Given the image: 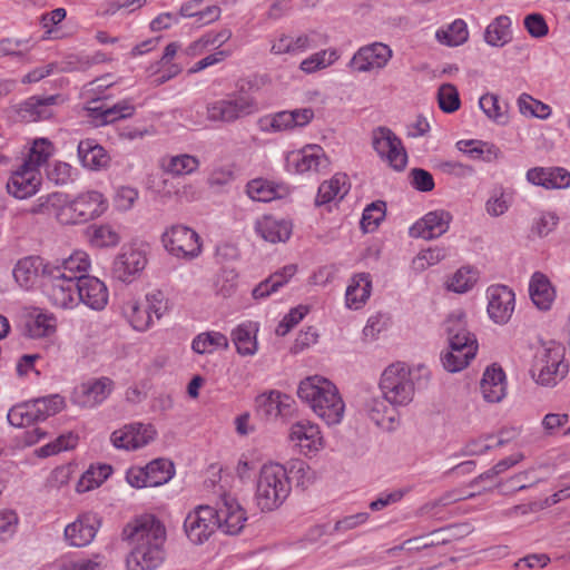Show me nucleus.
<instances>
[{
	"label": "nucleus",
	"mask_w": 570,
	"mask_h": 570,
	"mask_svg": "<svg viewBox=\"0 0 570 570\" xmlns=\"http://www.w3.org/2000/svg\"><path fill=\"white\" fill-rule=\"evenodd\" d=\"M121 538L131 546L127 570H156L164 563L166 529L155 515L136 517L124 527Z\"/></svg>",
	"instance_id": "obj_1"
},
{
	"label": "nucleus",
	"mask_w": 570,
	"mask_h": 570,
	"mask_svg": "<svg viewBox=\"0 0 570 570\" xmlns=\"http://www.w3.org/2000/svg\"><path fill=\"white\" fill-rule=\"evenodd\" d=\"M70 261L71 256L55 263H45L40 256L23 257L16 264L13 277L20 287L29 289L41 272L47 278L45 287L51 303L59 308H67L71 302V276L67 275Z\"/></svg>",
	"instance_id": "obj_2"
},
{
	"label": "nucleus",
	"mask_w": 570,
	"mask_h": 570,
	"mask_svg": "<svg viewBox=\"0 0 570 570\" xmlns=\"http://www.w3.org/2000/svg\"><path fill=\"white\" fill-rule=\"evenodd\" d=\"M297 395L327 425L342 421L345 404L337 387L327 379L318 375L306 377L299 383Z\"/></svg>",
	"instance_id": "obj_3"
},
{
	"label": "nucleus",
	"mask_w": 570,
	"mask_h": 570,
	"mask_svg": "<svg viewBox=\"0 0 570 570\" xmlns=\"http://www.w3.org/2000/svg\"><path fill=\"white\" fill-rule=\"evenodd\" d=\"M444 328L450 351L441 354L442 365L450 373L460 372L474 358L478 351L476 338L468 331L462 312L451 314L444 322Z\"/></svg>",
	"instance_id": "obj_4"
},
{
	"label": "nucleus",
	"mask_w": 570,
	"mask_h": 570,
	"mask_svg": "<svg viewBox=\"0 0 570 570\" xmlns=\"http://www.w3.org/2000/svg\"><path fill=\"white\" fill-rule=\"evenodd\" d=\"M569 365L564 363V347L550 341L535 352L530 368L532 379L542 386H554L568 374Z\"/></svg>",
	"instance_id": "obj_5"
},
{
	"label": "nucleus",
	"mask_w": 570,
	"mask_h": 570,
	"mask_svg": "<svg viewBox=\"0 0 570 570\" xmlns=\"http://www.w3.org/2000/svg\"><path fill=\"white\" fill-rule=\"evenodd\" d=\"M291 484L286 470L281 464H265L261 469L256 485V502L262 511L277 509L288 497Z\"/></svg>",
	"instance_id": "obj_6"
},
{
	"label": "nucleus",
	"mask_w": 570,
	"mask_h": 570,
	"mask_svg": "<svg viewBox=\"0 0 570 570\" xmlns=\"http://www.w3.org/2000/svg\"><path fill=\"white\" fill-rule=\"evenodd\" d=\"M383 397L393 406H406L413 401L415 384L412 370L404 363L387 366L380 380Z\"/></svg>",
	"instance_id": "obj_7"
},
{
	"label": "nucleus",
	"mask_w": 570,
	"mask_h": 570,
	"mask_svg": "<svg viewBox=\"0 0 570 570\" xmlns=\"http://www.w3.org/2000/svg\"><path fill=\"white\" fill-rule=\"evenodd\" d=\"M259 106L255 97L243 92H233L223 99L207 105L206 116L209 121L233 124L239 119L258 112Z\"/></svg>",
	"instance_id": "obj_8"
},
{
	"label": "nucleus",
	"mask_w": 570,
	"mask_h": 570,
	"mask_svg": "<svg viewBox=\"0 0 570 570\" xmlns=\"http://www.w3.org/2000/svg\"><path fill=\"white\" fill-rule=\"evenodd\" d=\"M65 400L59 394L38 397L11 407L8 421L11 425L23 428L47 420L65 407Z\"/></svg>",
	"instance_id": "obj_9"
},
{
	"label": "nucleus",
	"mask_w": 570,
	"mask_h": 570,
	"mask_svg": "<svg viewBox=\"0 0 570 570\" xmlns=\"http://www.w3.org/2000/svg\"><path fill=\"white\" fill-rule=\"evenodd\" d=\"M372 146L382 160H385L396 171L405 169L407 154L402 140L385 126L372 130Z\"/></svg>",
	"instance_id": "obj_10"
},
{
	"label": "nucleus",
	"mask_w": 570,
	"mask_h": 570,
	"mask_svg": "<svg viewBox=\"0 0 570 570\" xmlns=\"http://www.w3.org/2000/svg\"><path fill=\"white\" fill-rule=\"evenodd\" d=\"M218 528L216 509L209 505L196 507L186 515L184 521L185 534L196 546L207 542Z\"/></svg>",
	"instance_id": "obj_11"
},
{
	"label": "nucleus",
	"mask_w": 570,
	"mask_h": 570,
	"mask_svg": "<svg viewBox=\"0 0 570 570\" xmlns=\"http://www.w3.org/2000/svg\"><path fill=\"white\" fill-rule=\"evenodd\" d=\"M165 248L176 257L193 259L202 252L199 235L191 228L175 225L163 235Z\"/></svg>",
	"instance_id": "obj_12"
},
{
	"label": "nucleus",
	"mask_w": 570,
	"mask_h": 570,
	"mask_svg": "<svg viewBox=\"0 0 570 570\" xmlns=\"http://www.w3.org/2000/svg\"><path fill=\"white\" fill-rule=\"evenodd\" d=\"M392 57L393 51L390 46L383 42H373L361 47L347 66L354 72H371L383 69Z\"/></svg>",
	"instance_id": "obj_13"
},
{
	"label": "nucleus",
	"mask_w": 570,
	"mask_h": 570,
	"mask_svg": "<svg viewBox=\"0 0 570 570\" xmlns=\"http://www.w3.org/2000/svg\"><path fill=\"white\" fill-rule=\"evenodd\" d=\"M156 434L151 424L135 422L115 430L110 435V442L118 450L135 451L149 444Z\"/></svg>",
	"instance_id": "obj_14"
},
{
	"label": "nucleus",
	"mask_w": 570,
	"mask_h": 570,
	"mask_svg": "<svg viewBox=\"0 0 570 570\" xmlns=\"http://www.w3.org/2000/svg\"><path fill=\"white\" fill-rule=\"evenodd\" d=\"M147 265L146 253L139 248L129 246L121 249L116 256L111 274L112 277L122 283H131Z\"/></svg>",
	"instance_id": "obj_15"
},
{
	"label": "nucleus",
	"mask_w": 570,
	"mask_h": 570,
	"mask_svg": "<svg viewBox=\"0 0 570 570\" xmlns=\"http://www.w3.org/2000/svg\"><path fill=\"white\" fill-rule=\"evenodd\" d=\"M79 303L94 309L101 311L108 303L106 285L97 277L89 275L73 276Z\"/></svg>",
	"instance_id": "obj_16"
},
{
	"label": "nucleus",
	"mask_w": 570,
	"mask_h": 570,
	"mask_svg": "<svg viewBox=\"0 0 570 570\" xmlns=\"http://www.w3.org/2000/svg\"><path fill=\"white\" fill-rule=\"evenodd\" d=\"M488 313L498 324H505L514 311V293L505 285H492L488 288Z\"/></svg>",
	"instance_id": "obj_17"
},
{
	"label": "nucleus",
	"mask_w": 570,
	"mask_h": 570,
	"mask_svg": "<svg viewBox=\"0 0 570 570\" xmlns=\"http://www.w3.org/2000/svg\"><path fill=\"white\" fill-rule=\"evenodd\" d=\"M289 440L305 455L316 453L324 446V440L318 425L305 420L292 424Z\"/></svg>",
	"instance_id": "obj_18"
},
{
	"label": "nucleus",
	"mask_w": 570,
	"mask_h": 570,
	"mask_svg": "<svg viewBox=\"0 0 570 570\" xmlns=\"http://www.w3.org/2000/svg\"><path fill=\"white\" fill-rule=\"evenodd\" d=\"M41 185V175L39 170L28 168V165H20L14 170L8 183L7 190L10 195L18 199H26L39 190Z\"/></svg>",
	"instance_id": "obj_19"
},
{
	"label": "nucleus",
	"mask_w": 570,
	"mask_h": 570,
	"mask_svg": "<svg viewBox=\"0 0 570 570\" xmlns=\"http://www.w3.org/2000/svg\"><path fill=\"white\" fill-rule=\"evenodd\" d=\"M451 220L452 215L446 210L430 212L410 228V235L423 239L438 238L448 232Z\"/></svg>",
	"instance_id": "obj_20"
},
{
	"label": "nucleus",
	"mask_w": 570,
	"mask_h": 570,
	"mask_svg": "<svg viewBox=\"0 0 570 570\" xmlns=\"http://www.w3.org/2000/svg\"><path fill=\"white\" fill-rule=\"evenodd\" d=\"M108 208V202L97 190L79 194L73 198V224L86 223L101 216Z\"/></svg>",
	"instance_id": "obj_21"
},
{
	"label": "nucleus",
	"mask_w": 570,
	"mask_h": 570,
	"mask_svg": "<svg viewBox=\"0 0 570 570\" xmlns=\"http://www.w3.org/2000/svg\"><path fill=\"white\" fill-rule=\"evenodd\" d=\"M219 530L229 535L238 534L247 521L245 510L234 499H224L223 504L216 509Z\"/></svg>",
	"instance_id": "obj_22"
},
{
	"label": "nucleus",
	"mask_w": 570,
	"mask_h": 570,
	"mask_svg": "<svg viewBox=\"0 0 570 570\" xmlns=\"http://www.w3.org/2000/svg\"><path fill=\"white\" fill-rule=\"evenodd\" d=\"M292 403L291 396L278 391L263 393L255 400L257 413L266 419L288 415Z\"/></svg>",
	"instance_id": "obj_23"
},
{
	"label": "nucleus",
	"mask_w": 570,
	"mask_h": 570,
	"mask_svg": "<svg viewBox=\"0 0 570 570\" xmlns=\"http://www.w3.org/2000/svg\"><path fill=\"white\" fill-rule=\"evenodd\" d=\"M77 154L82 167L89 170L99 171L110 164L109 154L95 139L81 140L78 144Z\"/></svg>",
	"instance_id": "obj_24"
},
{
	"label": "nucleus",
	"mask_w": 570,
	"mask_h": 570,
	"mask_svg": "<svg viewBox=\"0 0 570 570\" xmlns=\"http://www.w3.org/2000/svg\"><path fill=\"white\" fill-rule=\"evenodd\" d=\"M112 390V381L101 377L81 384L76 403L82 407H94L102 403Z\"/></svg>",
	"instance_id": "obj_25"
},
{
	"label": "nucleus",
	"mask_w": 570,
	"mask_h": 570,
	"mask_svg": "<svg viewBox=\"0 0 570 570\" xmlns=\"http://www.w3.org/2000/svg\"><path fill=\"white\" fill-rule=\"evenodd\" d=\"M483 399L489 403L500 402L505 396V373L495 364L487 367L480 383Z\"/></svg>",
	"instance_id": "obj_26"
},
{
	"label": "nucleus",
	"mask_w": 570,
	"mask_h": 570,
	"mask_svg": "<svg viewBox=\"0 0 570 570\" xmlns=\"http://www.w3.org/2000/svg\"><path fill=\"white\" fill-rule=\"evenodd\" d=\"M529 293L533 304L541 311L550 309L556 297L554 288L550 281L540 272H535L532 275Z\"/></svg>",
	"instance_id": "obj_27"
},
{
	"label": "nucleus",
	"mask_w": 570,
	"mask_h": 570,
	"mask_svg": "<svg viewBox=\"0 0 570 570\" xmlns=\"http://www.w3.org/2000/svg\"><path fill=\"white\" fill-rule=\"evenodd\" d=\"M372 291V279L368 273H360L352 277L346 288L345 301L350 308L358 309L368 299Z\"/></svg>",
	"instance_id": "obj_28"
},
{
	"label": "nucleus",
	"mask_w": 570,
	"mask_h": 570,
	"mask_svg": "<svg viewBox=\"0 0 570 570\" xmlns=\"http://www.w3.org/2000/svg\"><path fill=\"white\" fill-rule=\"evenodd\" d=\"M348 190V177L345 174H335L330 180L320 185L315 204L321 206L336 198L342 199Z\"/></svg>",
	"instance_id": "obj_29"
},
{
	"label": "nucleus",
	"mask_w": 570,
	"mask_h": 570,
	"mask_svg": "<svg viewBox=\"0 0 570 570\" xmlns=\"http://www.w3.org/2000/svg\"><path fill=\"white\" fill-rule=\"evenodd\" d=\"M206 0H191L180 7L179 16L195 18L199 26L212 23L219 19L220 8L218 6H203Z\"/></svg>",
	"instance_id": "obj_30"
},
{
	"label": "nucleus",
	"mask_w": 570,
	"mask_h": 570,
	"mask_svg": "<svg viewBox=\"0 0 570 570\" xmlns=\"http://www.w3.org/2000/svg\"><path fill=\"white\" fill-rule=\"evenodd\" d=\"M256 232L267 242H286L292 234V226L288 222L265 216L256 223Z\"/></svg>",
	"instance_id": "obj_31"
},
{
	"label": "nucleus",
	"mask_w": 570,
	"mask_h": 570,
	"mask_svg": "<svg viewBox=\"0 0 570 570\" xmlns=\"http://www.w3.org/2000/svg\"><path fill=\"white\" fill-rule=\"evenodd\" d=\"M296 271L297 269L295 265L284 266L281 271L275 272L268 278L261 282L253 289V297L255 299L268 297L271 294L277 292L282 286L287 284L288 281L295 275Z\"/></svg>",
	"instance_id": "obj_32"
},
{
	"label": "nucleus",
	"mask_w": 570,
	"mask_h": 570,
	"mask_svg": "<svg viewBox=\"0 0 570 570\" xmlns=\"http://www.w3.org/2000/svg\"><path fill=\"white\" fill-rule=\"evenodd\" d=\"M100 519L91 512L82 513L73 521V547H85L96 537Z\"/></svg>",
	"instance_id": "obj_33"
},
{
	"label": "nucleus",
	"mask_w": 570,
	"mask_h": 570,
	"mask_svg": "<svg viewBox=\"0 0 570 570\" xmlns=\"http://www.w3.org/2000/svg\"><path fill=\"white\" fill-rule=\"evenodd\" d=\"M330 160L320 146H308L304 148L296 158V170L298 173L320 171L326 169Z\"/></svg>",
	"instance_id": "obj_34"
},
{
	"label": "nucleus",
	"mask_w": 570,
	"mask_h": 570,
	"mask_svg": "<svg viewBox=\"0 0 570 570\" xmlns=\"http://www.w3.org/2000/svg\"><path fill=\"white\" fill-rule=\"evenodd\" d=\"M121 312L136 331L145 332L154 323L151 314L147 312L141 302L136 299H128L124 302Z\"/></svg>",
	"instance_id": "obj_35"
},
{
	"label": "nucleus",
	"mask_w": 570,
	"mask_h": 570,
	"mask_svg": "<svg viewBox=\"0 0 570 570\" xmlns=\"http://www.w3.org/2000/svg\"><path fill=\"white\" fill-rule=\"evenodd\" d=\"M55 100V96L47 98L31 97L20 105L18 114L26 121L48 118L51 115L49 107Z\"/></svg>",
	"instance_id": "obj_36"
},
{
	"label": "nucleus",
	"mask_w": 570,
	"mask_h": 570,
	"mask_svg": "<svg viewBox=\"0 0 570 570\" xmlns=\"http://www.w3.org/2000/svg\"><path fill=\"white\" fill-rule=\"evenodd\" d=\"M257 331L256 326L252 323L239 324L232 332V341L235 344L237 352L243 355H253L257 351V342L254 333Z\"/></svg>",
	"instance_id": "obj_37"
},
{
	"label": "nucleus",
	"mask_w": 570,
	"mask_h": 570,
	"mask_svg": "<svg viewBox=\"0 0 570 570\" xmlns=\"http://www.w3.org/2000/svg\"><path fill=\"white\" fill-rule=\"evenodd\" d=\"M85 236L94 247H114L120 242L119 234L110 225H90L85 229Z\"/></svg>",
	"instance_id": "obj_38"
},
{
	"label": "nucleus",
	"mask_w": 570,
	"mask_h": 570,
	"mask_svg": "<svg viewBox=\"0 0 570 570\" xmlns=\"http://www.w3.org/2000/svg\"><path fill=\"white\" fill-rule=\"evenodd\" d=\"M284 187L275 185L263 178L253 179L247 184V195L256 202H271L275 198L282 197Z\"/></svg>",
	"instance_id": "obj_39"
},
{
	"label": "nucleus",
	"mask_w": 570,
	"mask_h": 570,
	"mask_svg": "<svg viewBox=\"0 0 570 570\" xmlns=\"http://www.w3.org/2000/svg\"><path fill=\"white\" fill-rule=\"evenodd\" d=\"M112 472V468L109 464H99L98 466L90 465L89 469L82 473L77 482L76 491L83 493L98 488L104 481H106Z\"/></svg>",
	"instance_id": "obj_40"
},
{
	"label": "nucleus",
	"mask_w": 570,
	"mask_h": 570,
	"mask_svg": "<svg viewBox=\"0 0 570 570\" xmlns=\"http://www.w3.org/2000/svg\"><path fill=\"white\" fill-rule=\"evenodd\" d=\"M511 21L507 16L495 18L485 29L484 40L493 47H502L511 38Z\"/></svg>",
	"instance_id": "obj_41"
},
{
	"label": "nucleus",
	"mask_w": 570,
	"mask_h": 570,
	"mask_svg": "<svg viewBox=\"0 0 570 570\" xmlns=\"http://www.w3.org/2000/svg\"><path fill=\"white\" fill-rule=\"evenodd\" d=\"M148 473L150 487H158L167 483L175 474V468L171 461L167 459H155L145 465Z\"/></svg>",
	"instance_id": "obj_42"
},
{
	"label": "nucleus",
	"mask_w": 570,
	"mask_h": 570,
	"mask_svg": "<svg viewBox=\"0 0 570 570\" xmlns=\"http://www.w3.org/2000/svg\"><path fill=\"white\" fill-rule=\"evenodd\" d=\"M228 338L219 332H207L197 335L191 343L195 353H212L216 348H228Z\"/></svg>",
	"instance_id": "obj_43"
},
{
	"label": "nucleus",
	"mask_w": 570,
	"mask_h": 570,
	"mask_svg": "<svg viewBox=\"0 0 570 570\" xmlns=\"http://www.w3.org/2000/svg\"><path fill=\"white\" fill-rule=\"evenodd\" d=\"M308 48H311L309 36L301 35L293 38L291 36L282 35L274 41L271 51L275 55L299 53Z\"/></svg>",
	"instance_id": "obj_44"
},
{
	"label": "nucleus",
	"mask_w": 570,
	"mask_h": 570,
	"mask_svg": "<svg viewBox=\"0 0 570 570\" xmlns=\"http://www.w3.org/2000/svg\"><path fill=\"white\" fill-rule=\"evenodd\" d=\"M538 481L539 479L533 475V472L528 470L519 472L507 480L499 482L497 487L501 494L511 495L518 491L533 487Z\"/></svg>",
	"instance_id": "obj_45"
},
{
	"label": "nucleus",
	"mask_w": 570,
	"mask_h": 570,
	"mask_svg": "<svg viewBox=\"0 0 570 570\" xmlns=\"http://www.w3.org/2000/svg\"><path fill=\"white\" fill-rule=\"evenodd\" d=\"M435 37L443 45L450 47L460 46L469 37L466 23L462 19H456L446 29L438 30Z\"/></svg>",
	"instance_id": "obj_46"
},
{
	"label": "nucleus",
	"mask_w": 570,
	"mask_h": 570,
	"mask_svg": "<svg viewBox=\"0 0 570 570\" xmlns=\"http://www.w3.org/2000/svg\"><path fill=\"white\" fill-rule=\"evenodd\" d=\"M338 59V53L335 49L321 50L301 62V70L306 73L315 72L333 65Z\"/></svg>",
	"instance_id": "obj_47"
},
{
	"label": "nucleus",
	"mask_w": 570,
	"mask_h": 570,
	"mask_svg": "<svg viewBox=\"0 0 570 570\" xmlns=\"http://www.w3.org/2000/svg\"><path fill=\"white\" fill-rule=\"evenodd\" d=\"M386 204L383 200H376L367 205L363 212L361 227L365 233L374 232L384 219Z\"/></svg>",
	"instance_id": "obj_48"
},
{
	"label": "nucleus",
	"mask_w": 570,
	"mask_h": 570,
	"mask_svg": "<svg viewBox=\"0 0 570 570\" xmlns=\"http://www.w3.org/2000/svg\"><path fill=\"white\" fill-rule=\"evenodd\" d=\"M291 111L284 110L274 115L264 116L258 119V127L262 131L277 132L293 129Z\"/></svg>",
	"instance_id": "obj_49"
},
{
	"label": "nucleus",
	"mask_w": 570,
	"mask_h": 570,
	"mask_svg": "<svg viewBox=\"0 0 570 570\" xmlns=\"http://www.w3.org/2000/svg\"><path fill=\"white\" fill-rule=\"evenodd\" d=\"M51 155V144L47 139H37L33 141L32 147L24 159L22 165H28V168L39 170V167L47 163Z\"/></svg>",
	"instance_id": "obj_50"
},
{
	"label": "nucleus",
	"mask_w": 570,
	"mask_h": 570,
	"mask_svg": "<svg viewBox=\"0 0 570 570\" xmlns=\"http://www.w3.org/2000/svg\"><path fill=\"white\" fill-rule=\"evenodd\" d=\"M519 110L524 116L547 119L551 115V108L547 104L522 94L518 99Z\"/></svg>",
	"instance_id": "obj_51"
},
{
	"label": "nucleus",
	"mask_w": 570,
	"mask_h": 570,
	"mask_svg": "<svg viewBox=\"0 0 570 570\" xmlns=\"http://www.w3.org/2000/svg\"><path fill=\"white\" fill-rule=\"evenodd\" d=\"M478 278L479 273L476 269L471 267H463L456 271L448 287L455 293H465L475 285Z\"/></svg>",
	"instance_id": "obj_52"
},
{
	"label": "nucleus",
	"mask_w": 570,
	"mask_h": 570,
	"mask_svg": "<svg viewBox=\"0 0 570 570\" xmlns=\"http://www.w3.org/2000/svg\"><path fill=\"white\" fill-rule=\"evenodd\" d=\"M71 480V463L55 468L46 481V488L49 491L68 493L69 482Z\"/></svg>",
	"instance_id": "obj_53"
},
{
	"label": "nucleus",
	"mask_w": 570,
	"mask_h": 570,
	"mask_svg": "<svg viewBox=\"0 0 570 570\" xmlns=\"http://www.w3.org/2000/svg\"><path fill=\"white\" fill-rule=\"evenodd\" d=\"M135 106L131 99H124L112 106L106 104V109L102 111V122L106 125L112 124L120 119H126L135 114Z\"/></svg>",
	"instance_id": "obj_54"
},
{
	"label": "nucleus",
	"mask_w": 570,
	"mask_h": 570,
	"mask_svg": "<svg viewBox=\"0 0 570 570\" xmlns=\"http://www.w3.org/2000/svg\"><path fill=\"white\" fill-rule=\"evenodd\" d=\"M479 106L488 118L503 125L508 121L507 111L499 104V98L493 94H485L479 99Z\"/></svg>",
	"instance_id": "obj_55"
},
{
	"label": "nucleus",
	"mask_w": 570,
	"mask_h": 570,
	"mask_svg": "<svg viewBox=\"0 0 570 570\" xmlns=\"http://www.w3.org/2000/svg\"><path fill=\"white\" fill-rule=\"evenodd\" d=\"M439 107L446 114L460 108V97L456 87L452 83H443L438 90Z\"/></svg>",
	"instance_id": "obj_56"
},
{
	"label": "nucleus",
	"mask_w": 570,
	"mask_h": 570,
	"mask_svg": "<svg viewBox=\"0 0 570 570\" xmlns=\"http://www.w3.org/2000/svg\"><path fill=\"white\" fill-rule=\"evenodd\" d=\"M199 167V160L191 155H178L169 159L166 169L174 175H187L196 171Z\"/></svg>",
	"instance_id": "obj_57"
},
{
	"label": "nucleus",
	"mask_w": 570,
	"mask_h": 570,
	"mask_svg": "<svg viewBox=\"0 0 570 570\" xmlns=\"http://www.w3.org/2000/svg\"><path fill=\"white\" fill-rule=\"evenodd\" d=\"M31 47L30 39L3 38L0 40V58L8 56L22 58Z\"/></svg>",
	"instance_id": "obj_58"
},
{
	"label": "nucleus",
	"mask_w": 570,
	"mask_h": 570,
	"mask_svg": "<svg viewBox=\"0 0 570 570\" xmlns=\"http://www.w3.org/2000/svg\"><path fill=\"white\" fill-rule=\"evenodd\" d=\"M391 411L385 405L384 401L373 400L367 405V414L370 419L377 425L384 429H391L394 422L393 416L389 415Z\"/></svg>",
	"instance_id": "obj_59"
},
{
	"label": "nucleus",
	"mask_w": 570,
	"mask_h": 570,
	"mask_svg": "<svg viewBox=\"0 0 570 570\" xmlns=\"http://www.w3.org/2000/svg\"><path fill=\"white\" fill-rule=\"evenodd\" d=\"M153 318L159 320L167 311L168 303L161 291H155L146 295V301L141 302Z\"/></svg>",
	"instance_id": "obj_60"
},
{
	"label": "nucleus",
	"mask_w": 570,
	"mask_h": 570,
	"mask_svg": "<svg viewBox=\"0 0 570 570\" xmlns=\"http://www.w3.org/2000/svg\"><path fill=\"white\" fill-rule=\"evenodd\" d=\"M71 432L59 435L52 442L39 448L36 452L40 458H47L68 451L71 448Z\"/></svg>",
	"instance_id": "obj_61"
},
{
	"label": "nucleus",
	"mask_w": 570,
	"mask_h": 570,
	"mask_svg": "<svg viewBox=\"0 0 570 570\" xmlns=\"http://www.w3.org/2000/svg\"><path fill=\"white\" fill-rule=\"evenodd\" d=\"M106 96H98L96 98H92L88 106H85L82 108V111L86 112L85 117H87L90 121V124L95 127H101L106 126V122H102V111L106 109V104L104 100H106Z\"/></svg>",
	"instance_id": "obj_62"
},
{
	"label": "nucleus",
	"mask_w": 570,
	"mask_h": 570,
	"mask_svg": "<svg viewBox=\"0 0 570 570\" xmlns=\"http://www.w3.org/2000/svg\"><path fill=\"white\" fill-rule=\"evenodd\" d=\"M49 321L50 320L41 313L28 320L26 323V334L32 338L48 335L52 327Z\"/></svg>",
	"instance_id": "obj_63"
},
{
	"label": "nucleus",
	"mask_w": 570,
	"mask_h": 570,
	"mask_svg": "<svg viewBox=\"0 0 570 570\" xmlns=\"http://www.w3.org/2000/svg\"><path fill=\"white\" fill-rule=\"evenodd\" d=\"M307 313V307L298 306L292 308L288 314L279 322L276 327V334L278 336H285Z\"/></svg>",
	"instance_id": "obj_64"
}]
</instances>
